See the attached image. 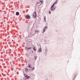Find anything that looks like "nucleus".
<instances>
[{"mask_svg":"<svg viewBox=\"0 0 80 80\" xmlns=\"http://www.w3.org/2000/svg\"><path fill=\"white\" fill-rule=\"evenodd\" d=\"M55 10V8L54 7V4H53L51 8V10Z\"/></svg>","mask_w":80,"mask_h":80,"instance_id":"nucleus-1","label":"nucleus"},{"mask_svg":"<svg viewBox=\"0 0 80 80\" xmlns=\"http://www.w3.org/2000/svg\"><path fill=\"white\" fill-rule=\"evenodd\" d=\"M33 17L34 18H35L37 17V14H36V12H34L33 14Z\"/></svg>","mask_w":80,"mask_h":80,"instance_id":"nucleus-2","label":"nucleus"},{"mask_svg":"<svg viewBox=\"0 0 80 80\" xmlns=\"http://www.w3.org/2000/svg\"><path fill=\"white\" fill-rule=\"evenodd\" d=\"M26 19H30V16L28 15H27L26 16Z\"/></svg>","mask_w":80,"mask_h":80,"instance_id":"nucleus-3","label":"nucleus"},{"mask_svg":"<svg viewBox=\"0 0 80 80\" xmlns=\"http://www.w3.org/2000/svg\"><path fill=\"white\" fill-rule=\"evenodd\" d=\"M24 76H25V77H27V78H30V77L28 76L27 75H26V74L24 75Z\"/></svg>","mask_w":80,"mask_h":80,"instance_id":"nucleus-4","label":"nucleus"},{"mask_svg":"<svg viewBox=\"0 0 80 80\" xmlns=\"http://www.w3.org/2000/svg\"><path fill=\"white\" fill-rule=\"evenodd\" d=\"M31 48H27V47H26L25 48V49L27 50H30V49Z\"/></svg>","mask_w":80,"mask_h":80,"instance_id":"nucleus-5","label":"nucleus"},{"mask_svg":"<svg viewBox=\"0 0 80 80\" xmlns=\"http://www.w3.org/2000/svg\"><path fill=\"white\" fill-rule=\"evenodd\" d=\"M39 32H40L38 30H37L35 31V33H36L38 34V33H39Z\"/></svg>","mask_w":80,"mask_h":80,"instance_id":"nucleus-6","label":"nucleus"},{"mask_svg":"<svg viewBox=\"0 0 80 80\" xmlns=\"http://www.w3.org/2000/svg\"><path fill=\"white\" fill-rule=\"evenodd\" d=\"M33 50H34V51H35V52L36 51V50H37V48H36V47H34Z\"/></svg>","mask_w":80,"mask_h":80,"instance_id":"nucleus-7","label":"nucleus"},{"mask_svg":"<svg viewBox=\"0 0 80 80\" xmlns=\"http://www.w3.org/2000/svg\"><path fill=\"white\" fill-rule=\"evenodd\" d=\"M38 51L39 52H42V48H39V50H38Z\"/></svg>","mask_w":80,"mask_h":80,"instance_id":"nucleus-8","label":"nucleus"},{"mask_svg":"<svg viewBox=\"0 0 80 80\" xmlns=\"http://www.w3.org/2000/svg\"><path fill=\"white\" fill-rule=\"evenodd\" d=\"M19 14H20V13H19V12H16V15H19Z\"/></svg>","mask_w":80,"mask_h":80,"instance_id":"nucleus-9","label":"nucleus"},{"mask_svg":"<svg viewBox=\"0 0 80 80\" xmlns=\"http://www.w3.org/2000/svg\"><path fill=\"white\" fill-rule=\"evenodd\" d=\"M57 2H58V1H56L53 4H54V5H55V4H57Z\"/></svg>","mask_w":80,"mask_h":80,"instance_id":"nucleus-10","label":"nucleus"},{"mask_svg":"<svg viewBox=\"0 0 80 80\" xmlns=\"http://www.w3.org/2000/svg\"><path fill=\"white\" fill-rule=\"evenodd\" d=\"M28 67H29V68H32V65H30V64H29Z\"/></svg>","mask_w":80,"mask_h":80,"instance_id":"nucleus-11","label":"nucleus"},{"mask_svg":"<svg viewBox=\"0 0 80 80\" xmlns=\"http://www.w3.org/2000/svg\"><path fill=\"white\" fill-rule=\"evenodd\" d=\"M39 1L41 2V4L43 3V1Z\"/></svg>","mask_w":80,"mask_h":80,"instance_id":"nucleus-12","label":"nucleus"},{"mask_svg":"<svg viewBox=\"0 0 80 80\" xmlns=\"http://www.w3.org/2000/svg\"><path fill=\"white\" fill-rule=\"evenodd\" d=\"M45 32V28H44L43 30V33H44V32Z\"/></svg>","mask_w":80,"mask_h":80,"instance_id":"nucleus-13","label":"nucleus"},{"mask_svg":"<svg viewBox=\"0 0 80 80\" xmlns=\"http://www.w3.org/2000/svg\"><path fill=\"white\" fill-rule=\"evenodd\" d=\"M35 69V68H32L31 70H33Z\"/></svg>","mask_w":80,"mask_h":80,"instance_id":"nucleus-14","label":"nucleus"},{"mask_svg":"<svg viewBox=\"0 0 80 80\" xmlns=\"http://www.w3.org/2000/svg\"><path fill=\"white\" fill-rule=\"evenodd\" d=\"M37 57L36 56L34 57V58H35V60H36V59H37Z\"/></svg>","mask_w":80,"mask_h":80,"instance_id":"nucleus-15","label":"nucleus"},{"mask_svg":"<svg viewBox=\"0 0 80 80\" xmlns=\"http://www.w3.org/2000/svg\"><path fill=\"white\" fill-rule=\"evenodd\" d=\"M25 70V71L26 72H27V71L28 70L27 69H26Z\"/></svg>","mask_w":80,"mask_h":80,"instance_id":"nucleus-16","label":"nucleus"},{"mask_svg":"<svg viewBox=\"0 0 80 80\" xmlns=\"http://www.w3.org/2000/svg\"><path fill=\"white\" fill-rule=\"evenodd\" d=\"M44 28H45V29H47V26H46V27H45Z\"/></svg>","mask_w":80,"mask_h":80,"instance_id":"nucleus-17","label":"nucleus"},{"mask_svg":"<svg viewBox=\"0 0 80 80\" xmlns=\"http://www.w3.org/2000/svg\"><path fill=\"white\" fill-rule=\"evenodd\" d=\"M49 13L51 14V11H49Z\"/></svg>","mask_w":80,"mask_h":80,"instance_id":"nucleus-18","label":"nucleus"},{"mask_svg":"<svg viewBox=\"0 0 80 80\" xmlns=\"http://www.w3.org/2000/svg\"><path fill=\"white\" fill-rule=\"evenodd\" d=\"M44 19H45V20H46V17L44 18Z\"/></svg>","mask_w":80,"mask_h":80,"instance_id":"nucleus-19","label":"nucleus"}]
</instances>
